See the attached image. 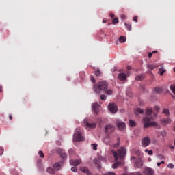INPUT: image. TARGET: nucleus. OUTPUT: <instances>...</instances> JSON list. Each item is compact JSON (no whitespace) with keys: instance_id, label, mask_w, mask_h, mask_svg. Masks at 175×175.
Returning a JSON list of instances; mask_svg holds the SVG:
<instances>
[{"instance_id":"6ab92c4d","label":"nucleus","mask_w":175,"mask_h":175,"mask_svg":"<svg viewBox=\"0 0 175 175\" xmlns=\"http://www.w3.org/2000/svg\"><path fill=\"white\" fill-rule=\"evenodd\" d=\"M53 169L55 172H58V170H61V164H59V163H55L53 165Z\"/></svg>"},{"instance_id":"13d9d810","label":"nucleus","mask_w":175,"mask_h":175,"mask_svg":"<svg viewBox=\"0 0 175 175\" xmlns=\"http://www.w3.org/2000/svg\"><path fill=\"white\" fill-rule=\"evenodd\" d=\"M159 107L158 106H154V110H159Z\"/></svg>"},{"instance_id":"ddd939ff","label":"nucleus","mask_w":175,"mask_h":175,"mask_svg":"<svg viewBox=\"0 0 175 175\" xmlns=\"http://www.w3.org/2000/svg\"><path fill=\"white\" fill-rule=\"evenodd\" d=\"M109 110H118V107H117V104L116 103H110L108 105Z\"/></svg>"},{"instance_id":"09e8293b","label":"nucleus","mask_w":175,"mask_h":175,"mask_svg":"<svg viewBox=\"0 0 175 175\" xmlns=\"http://www.w3.org/2000/svg\"><path fill=\"white\" fill-rule=\"evenodd\" d=\"M148 155H152V154H154V152H152V150H149V151H148Z\"/></svg>"},{"instance_id":"6e6d98bb","label":"nucleus","mask_w":175,"mask_h":175,"mask_svg":"<svg viewBox=\"0 0 175 175\" xmlns=\"http://www.w3.org/2000/svg\"><path fill=\"white\" fill-rule=\"evenodd\" d=\"M68 152H69V154H73V150L70 149V150H68Z\"/></svg>"},{"instance_id":"7c9ffc66","label":"nucleus","mask_w":175,"mask_h":175,"mask_svg":"<svg viewBox=\"0 0 175 175\" xmlns=\"http://www.w3.org/2000/svg\"><path fill=\"white\" fill-rule=\"evenodd\" d=\"M119 21L118 18H115L112 20V24H118Z\"/></svg>"},{"instance_id":"79ce46f5","label":"nucleus","mask_w":175,"mask_h":175,"mask_svg":"<svg viewBox=\"0 0 175 175\" xmlns=\"http://www.w3.org/2000/svg\"><path fill=\"white\" fill-rule=\"evenodd\" d=\"M120 142H117V143H116V144L113 145V147H114L115 148H118V147H120Z\"/></svg>"},{"instance_id":"052dcab7","label":"nucleus","mask_w":175,"mask_h":175,"mask_svg":"<svg viewBox=\"0 0 175 175\" xmlns=\"http://www.w3.org/2000/svg\"><path fill=\"white\" fill-rule=\"evenodd\" d=\"M157 53H158V51H153L152 52V54H157Z\"/></svg>"},{"instance_id":"f257e3e1","label":"nucleus","mask_w":175,"mask_h":175,"mask_svg":"<svg viewBox=\"0 0 175 175\" xmlns=\"http://www.w3.org/2000/svg\"><path fill=\"white\" fill-rule=\"evenodd\" d=\"M146 117H144L142 119V122L143 124L144 128H157L158 126V123L157 122L152 121L157 117V113L152 110H146L145 112Z\"/></svg>"},{"instance_id":"c756f323","label":"nucleus","mask_w":175,"mask_h":175,"mask_svg":"<svg viewBox=\"0 0 175 175\" xmlns=\"http://www.w3.org/2000/svg\"><path fill=\"white\" fill-rule=\"evenodd\" d=\"M120 166V162H116L112 165V168L113 169H117Z\"/></svg>"},{"instance_id":"6e6552de","label":"nucleus","mask_w":175,"mask_h":175,"mask_svg":"<svg viewBox=\"0 0 175 175\" xmlns=\"http://www.w3.org/2000/svg\"><path fill=\"white\" fill-rule=\"evenodd\" d=\"M141 144L142 147H148V146L151 144V139L149 137H145L142 139Z\"/></svg>"},{"instance_id":"bb28decb","label":"nucleus","mask_w":175,"mask_h":175,"mask_svg":"<svg viewBox=\"0 0 175 175\" xmlns=\"http://www.w3.org/2000/svg\"><path fill=\"white\" fill-rule=\"evenodd\" d=\"M159 72L160 73V76H162L165 72H166V70L163 68V66H161V68H159Z\"/></svg>"},{"instance_id":"37998d69","label":"nucleus","mask_w":175,"mask_h":175,"mask_svg":"<svg viewBox=\"0 0 175 175\" xmlns=\"http://www.w3.org/2000/svg\"><path fill=\"white\" fill-rule=\"evenodd\" d=\"M161 135L163 137H165V136H166V131H161Z\"/></svg>"},{"instance_id":"f03ea898","label":"nucleus","mask_w":175,"mask_h":175,"mask_svg":"<svg viewBox=\"0 0 175 175\" xmlns=\"http://www.w3.org/2000/svg\"><path fill=\"white\" fill-rule=\"evenodd\" d=\"M107 88H109V83L106 81H100L93 86V90L96 94H100V91H106Z\"/></svg>"},{"instance_id":"2f4dec72","label":"nucleus","mask_w":175,"mask_h":175,"mask_svg":"<svg viewBox=\"0 0 175 175\" xmlns=\"http://www.w3.org/2000/svg\"><path fill=\"white\" fill-rule=\"evenodd\" d=\"M105 94H107V95H111L113 94V90L109 89L105 92Z\"/></svg>"},{"instance_id":"a211bd4d","label":"nucleus","mask_w":175,"mask_h":175,"mask_svg":"<svg viewBox=\"0 0 175 175\" xmlns=\"http://www.w3.org/2000/svg\"><path fill=\"white\" fill-rule=\"evenodd\" d=\"M172 122V120H170V118H163L161 120V122L162 124V125H167V124H170V122Z\"/></svg>"},{"instance_id":"e2e57ef3","label":"nucleus","mask_w":175,"mask_h":175,"mask_svg":"<svg viewBox=\"0 0 175 175\" xmlns=\"http://www.w3.org/2000/svg\"><path fill=\"white\" fill-rule=\"evenodd\" d=\"M2 89H3V87H2V85H0V92H2V91H3Z\"/></svg>"},{"instance_id":"72a5a7b5","label":"nucleus","mask_w":175,"mask_h":175,"mask_svg":"<svg viewBox=\"0 0 175 175\" xmlns=\"http://www.w3.org/2000/svg\"><path fill=\"white\" fill-rule=\"evenodd\" d=\"M163 113V114L166 115L167 117H169V116H170V113L169 112V110H164Z\"/></svg>"},{"instance_id":"c03bdc74","label":"nucleus","mask_w":175,"mask_h":175,"mask_svg":"<svg viewBox=\"0 0 175 175\" xmlns=\"http://www.w3.org/2000/svg\"><path fill=\"white\" fill-rule=\"evenodd\" d=\"M109 113H111V114H116V113H117V110H109Z\"/></svg>"},{"instance_id":"f8f14e48","label":"nucleus","mask_w":175,"mask_h":175,"mask_svg":"<svg viewBox=\"0 0 175 175\" xmlns=\"http://www.w3.org/2000/svg\"><path fill=\"white\" fill-rule=\"evenodd\" d=\"M93 163L97 166L98 169H102V164L100 163V157L95 158L93 160Z\"/></svg>"},{"instance_id":"1a4fd4ad","label":"nucleus","mask_w":175,"mask_h":175,"mask_svg":"<svg viewBox=\"0 0 175 175\" xmlns=\"http://www.w3.org/2000/svg\"><path fill=\"white\" fill-rule=\"evenodd\" d=\"M116 126L119 131H124L125 128H126V124L124 122H120L117 121L116 122Z\"/></svg>"},{"instance_id":"412c9836","label":"nucleus","mask_w":175,"mask_h":175,"mask_svg":"<svg viewBox=\"0 0 175 175\" xmlns=\"http://www.w3.org/2000/svg\"><path fill=\"white\" fill-rule=\"evenodd\" d=\"M129 125L131 128H135V126H136V122H135L133 120H129Z\"/></svg>"},{"instance_id":"603ef678","label":"nucleus","mask_w":175,"mask_h":175,"mask_svg":"<svg viewBox=\"0 0 175 175\" xmlns=\"http://www.w3.org/2000/svg\"><path fill=\"white\" fill-rule=\"evenodd\" d=\"M126 17V16L124 14L121 15V19L122 20H125Z\"/></svg>"},{"instance_id":"864d4df0","label":"nucleus","mask_w":175,"mask_h":175,"mask_svg":"<svg viewBox=\"0 0 175 175\" xmlns=\"http://www.w3.org/2000/svg\"><path fill=\"white\" fill-rule=\"evenodd\" d=\"M126 69H127V70H132V67L130 66H126Z\"/></svg>"},{"instance_id":"dca6fc26","label":"nucleus","mask_w":175,"mask_h":175,"mask_svg":"<svg viewBox=\"0 0 175 175\" xmlns=\"http://www.w3.org/2000/svg\"><path fill=\"white\" fill-rule=\"evenodd\" d=\"M92 110H100V109H102V107L100 106V105H99V103H94L93 104H92Z\"/></svg>"},{"instance_id":"0e129e2a","label":"nucleus","mask_w":175,"mask_h":175,"mask_svg":"<svg viewBox=\"0 0 175 175\" xmlns=\"http://www.w3.org/2000/svg\"><path fill=\"white\" fill-rule=\"evenodd\" d=\"M9 118L10 120H13V117L12 116V115H9Z\"/></svg>"},{"instance_id":"423d86ee","label":"nucleus","mask_w":175,"mask_h":175,"mask_svg":"<svg viewBox=\"0 0 175 175\" xmlns=\"http://www.w3.org/2000/svg\"><path fill=\"white\" fill-rule=\"evenodd\" d=\"M55 151L57 154H58L60 157L63 159L64 161H65L66 158H68V155H66V153H65V150H64L62 148H56Z\"/></svg>"},{"instance_id":"49530a36","label":"nucleus","mask_w":175,"mask_h":175,"mask_svg":"<svg viewBox=\"0 0 175 175\" xmlns=\"http://www.w3.org/2000/svg\"><path fill=\"white\" fill-rule=\"evenodd\" d=\"M3 154V148L0 147V156Z\"/></svg>"},{"instance_id":"473e14b6","label":"nucleus","mask_w":175,"mask_h":175,"mask_svg":"<svg viewBox=\"0 0 175 175\" xmlns=\"http://www.w3.org/2000/svg\"><path fill=\"white\" fill-rule=\"evenodd\" d=\"M92 148L94 150V151H96V150H98V144H92Z\"/></svg>"},{"instance_id":"ea45409f","label":"nucleus","mask_w":175,"mask_h":175,"mask_svg":"<svg viewBox=\"0 0 175 175\" xmlns=\"http://www.w3.org/2000/svg\"><path fill=\"white\" fill-rule=\"evenodd\" d=\"M135 154L138 157H142V152H140V150H136Z\"/></svg>"},{"instance_id":"4468645a","label":"nucleus","mask_w":175,"mask_h":175,"mask_svg":"<svg viewBox=\"0 0 175 175\" xmlns=\"http://www.w3.org/2000/svg\"><path fill=\"white\" fill-rule=\"evenodd\" d=\"M128 76H126V74L124 72H120L118 74V79L120 80V81H125L126 80Z\"/></svg>"},{"instance_id":"58836bf2","label":"nucleus","mask_w":175,"mask_h":175,"mask_svg":"<svg viewBox=\"0 0 175 175\" xmlns=\"http://www.w3.org/2000/svg\"><path fill=\"white\" fill-rule=\"evenodd\" d=\"M106 98H107V97H106V96L105 94H102L100 96L101 100H106Z\"/></svg>"},{"instance_id":"774afa93","label":"nucleus","mask_w":175,"mask_h":175,"mask_svg":"<svg viewBox=\"0 0 175 175\" xmlns=\"http://www.w3.org/2000/svg\"><path fill=\"white\" fill-rule=\"evenodd\" d=\"M103 23H106V20H103Z\"/></svg>"},{"instance_id":"0eeeda50","label":"nucleus","mask_w":175,"mask_h":175,"mask_svg":"<svg viewBox=\"0 0 175 175\" xmlns=\"http://www.w3.org/2000/svg\"><path fill=\"white\" fill-rule=\"evenodd\" d=\"M115 131L114 125L112 124H109L105 125V133H113Z\"/></svg>"},{"instance_id":"aec40b11","label":"nucleus","mask_w":175,"mask_h":175,"mask_svg":"<svg viewBox=\"0 0 175 175\" xmlns=\"http://www.w3.org/2000/svg\"><path fill=\"white\" fill-rule=\"evenodd\" d=\"M148 69H150V70H154V69H157V68H158V65L156 64H148Z\"/></svg>"},{"instance_id":"f3484780","label":"nucleus","mask_w":175,"mask_h":175,"mask_svg":"<svg viewBox=\"0 0 175 175\" xmlns=\"http://www.w3.org/2000/svg\"><path fill=\"white\" fill-rule=\"evenodd\" d=\"M144 174L146 175H154V170L150 167H146L144 170Z\"/></svg>"},{"instance_id":"de8ad7c7","label":"nucleus","mask_w":175,"mask_h":175,"mask_svg":"<svg viewBox=\"0 0 175 175\" xmlns=\"http://www.w3.org/2000/svg\"><path fill=\"white\" fill-rule=\"evenodd\" d=\"M122 175H135V173H128V172H126V173L122 174Z\"/></svg>"},{"instance_id":"5701e85b","label":"nucleus","mask_w":175,"mask_h":175,"mask_svg":"<svg viewBox=\"0 0 175 175\" xmlns=\"http://www.w3.org/2000/svg\"><path fill=\"white\" fill-rule=\"evenodd\" d=\"M119 42L120 43H124V42H126V37H125L124 36H120L119 38Z\"/></svg>"},{"instance_id":"9b49d317","label":"nucleus","mask_w":175,"mask_h":175,"mask_svg":"<svg viewBox=\"0 0 175 175\" xmlns=\"http://www.w3.org/2000/svg\"><path fill=\"white\" fill-rule=\"evenodd\" d=\"M81 163V159H70V165L72 166H79Z\"/></svg>"},{"instance_id":"a878e982","label":"nucleus","mask_w":175,"mask_h":175,"mask_svg":"<svg viewBox=\"0 0 175 175\" xmlns=\"http://www.w3.org/2000/svg\"><path fill=\"white\" fill-rule=\"evenodd\" d=\"M47 172L49 173V174H54L55 170H54V168L48 167Z\"/></svg>"},{"instance_id":"a19ab883","label":"nucleus","mask_w":175,"mask_h":175,"mask_svg":"<svg viewBox=\"0 0 175 175\" xmlns=\"http://www.w3.org/2000/svg\"><path fill=\"white\" fill-rule=\"evenodd\" d=\"M167 167H169V169H173L174 167V165H173V163H170L167 165Z\"/></svg>"},{"instance_id":"4be33fe9","label":"nucleus","mask_w":175,"mask_h":175,"mask_svg":"<svg viewBox=\"0 0 175 175\" xmlns=\"http://www.w3.org/2000/svg\"><path fill=\"white\" fill-rule=\"evenodd\" d=\"M124 25L126 28L128 29V31H132V23H124Z\"/></svg>"},{"instance_id":"f704fd0d","label":"nucleus","mask_w":175,"mask_h":175,"mask_svg":"<svg viewBox=\"0 0 175 175\" xmlns=\"http://www.w3.org/2000/svg\"><path fill=\"white\" fill-rule=\"evenodd\" d=\"M170 88H171V90H172L173 94H175V85H172L170 86Z\"/></svg>"},{"instance_id":"4c0bfd02","label":"nucleus","mask_w":175,"mask_h":175,"mask_svg":"<svg viewBox=\"0 0 175 175\" xmlns=\"http://www.w3.org/2000/svg\"><path fill=\"white\" fill-rule=\"evenodd\" d=\"M71 170H72V172H74V173H77V167H76V166L72 167L71 168Z\"/></svg>"},{"instance_id":"69168bd1","label":"nucleus","mask_w":175,"mask_h":175,"mask_svg":"<svg viewBox=\"0 0 175 175\" xmlns=\"http://www.w3.org/2000/svg\"><path fill=\"white\" fill-rule=\"evenodd\" d=\"M159 158H163V155L159 154Z\"/></svg>"},{"instance_id":"c85d7f7f","label":"nucleus","mask_w":175,"mask_h":175,"mask_svg":"<svg viewBox=\"0 0 175 175\" xmlns=\"http://www.w3.org/2000/svg\"><path fill=\"white\" fill-rule=\"evenodd\" d=\"M94 75H95V76H96V77H99V76H100V75H102V72H100V70L96 69V70H95V71H94Z\"/></svg>"},{"instance_id":"7ed1b4c3","label":"nucleus","mask_w":175,"mask_h":175,"mask_svg":"<svg viewBox=\"0 0 175 175\" xmlns=\"http://www.w3.org/2000/svg\"><path fill=\"white\" fill-rule=\"evenodd\" d=\"M111 152L115 158L116 162H117L118 159H123L124 158H125V155H126V150L124 147L118 149V152L115 150H111Z\"/></svg>"},{"instance_id":"bf43d9fd","label":"nucleus","mask_w":175,"mask_h":175,"mask_svg":"<svg viewBox=\"0 0 175 175\" xmlns=\"http://www.w3.org/2000/svg\"><path fill=\"white\" fill-rule=\"evenodd\" d=\"M114 14H110V17L111 18H114Z\"/></svg>"},{"instance_id":"5fc2aeb1","label":"nucleus","mask_w":175,"mask_h":175,"mask_svg":"<svg viewBox=\"0 0 175 175\" xmlns=\"http://www.w3.org/2000/svg\"><path fill=\"white\" fill-rule=\"evenodd\" d=\"M120 142H121V138L120 137H118L117 138V142L118 143H120Z\"/></svg>"},{"instance_id":"39448f33","label":"nucleus","mask_w":175,"mask_h":175,"mask_svg":"<svg viewBox=\"0 0 175 175\" xmlns=\"http://www.w3.org/2000/svg\"><path fill=\"white\" fill-rule=\"evenodd\" d=\"M83 126H85V128L86 129H95V128H96V123L95 122H90V120H88V119H85L83 120Z\"/></svg>"},{"instance_id":"680f3d73","label":"nucleus","mask_w":175,"mask_h":175,"mask_svg":"<svg viewBox=\"0 0 175 175\" xmlns=\"http://www.w3.org/2000/svg\"><path fill=\"white\" fill-rule=\"evenodd\" d=\"M161 165H162V163H157V166H158V167H159V166H161Z\"/></svg>"},{"instance_id":"338daca9","label":"nucleus","mask_w":175,"mask_h":175,"mask_svg":"<svg viewBox=\"0 0 175 175\" xmlns=\"http://www.w3.org/2000/svg\"><path fill=\"white\" fill-rule=\"evenodd\" d=\"M148 162H151V158H150V157L148 158Z\"/></svg>"},{"instance_id":"4d7b16f0","label":"nucleus","mask_w":175,"mask_h":175,"mask_svg":"<svg viewBox=\"0 0 175 175\" xmlns=\"http://www.w3.org/2000/svg\"><path fill=\"white\" fill-rule=\"evenodd\" d=\"M133 159H136V157L135 156H132L131 157V161H133Z\"/></svg>"},{"instance_id":"3c124183","label":"nucleus","mask_w":175,"mask_h":175,"mask_svg":"<svg viewBox=\"0 0 175 175\" xmlns=\"http://www.w3.org/2000/svg\"><path fill=\"white\" fill-rule=\"evenodd\" d=\"M133 21H135V23H137V16H135L133 18Z\"/></svg>"},{"instance_id":"cd10ccee","label":"nucleus","mask_w":175,"mask_h":175,"mask_svg":"<svg viewBox=\"0 0 175 175\" xmlns=\"http://www.w3.org/2000/svg\"><path fill=\"white\" fill-rule=\"evenodd\" d=\"M154 91L156 94H161V92H162V88L157 87L154 88Z\"/></svg>"},{"instance_id":"b1692460","label":"nucleus","mask_w":175,"mask_h":175,"mask_svg":"<svg viewBox=\"0 0 175 175\" xmlns=\"http://www.w3.org/2000/svg\"><path fill=\"white\" fill-rule=\"evenodd\" d=\"M143 79H144V75H138L135 77V80H137V81H142Z\"/></svg>"},{"instance_id":"20e7f679","label":"nucleus","mask_w":175,"mask_h":175,"mask_svg":"<svg viewBox=\"0 0 175 175\" xmlns=\"http://www.w3.org/2000/svg\"><path fill=\"white\" fill-rule=\"evenodd\" d=\"M73 142H84V137L79 129H76L73 135Z\"/></svg>"},{"instance_id":"8fccbe9b","label":"nucleus","mask_w":175,"mask_h":175,"mask_svg":"<svg viewBox=\"0 0 175 175\" xmlns=\"http://www.w3.org/2000/svg\"><path fill=\"white\" fill-rule=\"evenodd\" d=\"M148 58H151L152 57V53L150 52L148 54Z\"/></svg>"},{"instance_id":"9d476101","label":"nucleus","mask_w":175,"mask_h":175,"mask_svg":"<svg viewBox=\"0 0 175 175\" xmlns=\"http://www.w3.org/2000/svg\"><path fill=\"white\" fill-rule=\"evenodd\" d=\"M134 166L138 169H142L143 167V160H142V158L137 159Z\"/></svg>"},{"instance_id":"2eb2a0df","label":"nucleus","mask_w":175,"mask_h":175,"mask_svg":"<svg viewBox=\"0 0 175 175\" xmlns=\"http://www.w3.org/2000/svg\"><path fill=\"white\" fill-rule=\"evenodd\" d=\"M80 170L81 172H82V173H85L87 175H92V174H91V172H90V170L87 167H81Z\"/></svg>"},{"instance_id":"a18cd8bd","label":"nucleus","mask_w":175,"mask_h":175,"mask_svg":"<svg viewBox=\"0 0 175 175\" xmlns=\"http://www.w3.org/2000/svg\"><path fill=\"white\" fill-rule=\"evenodd\" d=\"M90 80L92 83H95L96 81L95 77H94V76H91Z\"/></svg>"},{"instance_id":"393cba45","label":"nucleus","mask_w":175,"mask_h":175,"mask_svg":"<svg viewBox=\"0 0 175 175\" xmlns=\"http://www.w3.org/2000/svg\"><path fill=\"white\" fill-rule=\"evenodd\" d=\"M134 113L135 116H139V114H144V110H135Z\"/></svg>"},{"instance_id":"e433bc0d","label":"nucleus","mask_w":175,"mask_h":175,"mask_svg":"<svg viewBox=\"0 0 175 175\" xmlns=\"http://www.w3.org/2000/svg\"><path fill=\"white\" fill-rule=\"evenodd\" d=\"M103 175H117V174L114 172H109L104 174Z\"/></svg>"},{"instance_id":"c9c22d12","label":"nucleus","mask_w":175,"mask_h":175,"mask_svg":"<svg viewBox=\"0 0 175 175\" xmlns=\"http://www.w3.org/2000/svg\"><path fill=\"white\" fill-rule=\"evenodd\" d=\"M38 154H39V155H40V157L41 158H43V157H44V154L43 153V151H42V150H40V151L38 152Z\"/></svg>"}]
</instances>
